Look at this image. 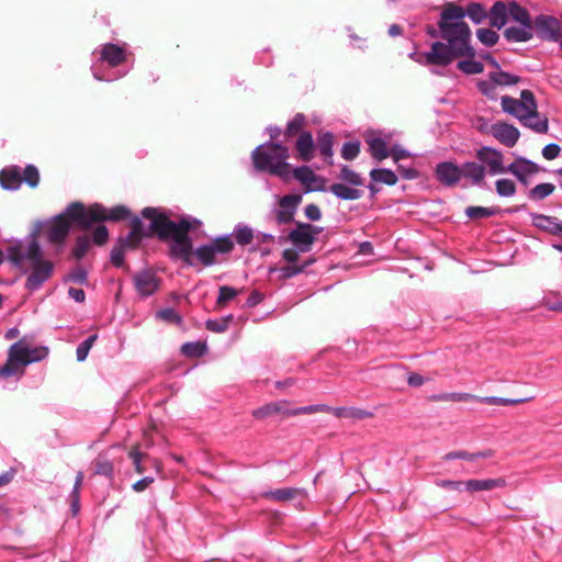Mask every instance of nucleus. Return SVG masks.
<instances>
[{
  "mask_svg": "<svg viewBox=\"0 0 562 562\" xmlns=\"http://www.w3.org/2000/svg\"><path fill=\"white\" fill-rule=\"evenodd\" d=\"M538 37L548 42H559L562 30L560 21L551 15H539L535 20Z\"/></svg>",
  "mask_w": 562,
  "mask_h": 562,
  "instance_id": "2eb2a0df",
  "label": "nucleus"
},
{
  "mask_svg": "<svg viewBox=\"0 0 562 562\" xmlns=\"http://www.w3.org/2000/svg\"><path fill=\"white\" fill-rule=\"evenodd\" d=\"M436 485L441 488L453 490V491H462L464 488V482L462 481H452V480H438L436 481Z\"/></svg>",
  "mask_w": 562,
  "mask_h": 562,
  "instance_id": "0e129e2a",
  "label": "nucleus"
},
{
  "mask_svg": "<svg viewBox=\"0 0 562 562\" xmlns=\"http://www.w3.org/2000/svg\"><path fill=\"white\" fill-rule=\"evenodd\" d=\"M457 66L458 69L468 75L481 74L484 70L483 64L473 59L460 60Z\"/></svg>",
  "mask_w": 562,
  "mask_h": 562,
  "instance_id": "c03bdc74",
  "label": "nucleus"
},
{
  "mask_svg": "<svg viewBox=\"0 0 562 562\" xmlns=\"http://www.w3.org/2000/svg\"><path fill=\"white\" fill-rule=\"evenodd\" d=\"M305 124V116L302 113H297L291 121H289L285 130L288 136H292L300 132Z\"/></svg>",
  "mask_w": 562,
  "mask_h": 562,
  "instance_id": "864d4df0",
  "label": "nucleus"
},
{
  "mask_svg": "<svg viewBox=\"0 0 562 562\" xmlns=\"http://www.w3.org/2000/svg\"><path fill=\"white\" fill-rule=\"evenodd\" d=\"M134 285L140 297L153 295L159 288V279L150 270H142L133 277Z\"/></svg>",
  "mask_w": 562,
  "mask_h": 562,
  "instance_id": "f3484780",
  "label": "nucleus"
},
{
  "mask_svg": "<svg viewBox=\"0 0 562 562\" xmlns=\"http://www.w3.org/2000/svg\"><path fill=\"white\" fill-rule=\"evenodd\" d=\"M98 339V335H90L87 339L80 342L76 349V357L79 362H82L87 359L90 349L94 345Z\"/></svg>",
  "mask_w": 562,
  "mask_h": 562,
  "instance_id": "a18cd8bd",
  "label": "nucleus"
},
{
  "mask_svg": "<svg viewBox=\"0 0 562 562\" xmlns=\"http://www.w3.org/2000/svg\"><path fill=\"white\" fill-rule=\"evenodd\" d=\"M130 458L133 461V464L135 467V470L137 473H143L145 471L144 467L142 465V462L145 458H147L146 454L142 453L138 449V447L133 448L130 453Z\"/></svg>",
  "mask_w": 562,
  "mask_h": 562,
  "instance_id": "bf43d9fd",
  "label": "nucleus"
},
{
  "mask_svg": "<svg viewBox=\"0 0 562 562\" xmlns=\"http://www.w3.org/2000/svg\"><path fill=\"white\" fill-rule=\"evenodd\" d=\"M476 36L485 46L495 45L499 37L495 31L485 27L479 29L476 31Z\"/></svg>",
  "mask_w": 562,
  "mask_h": 562,
  "instance_id": "8fccbe9b",
  "label": "nucleus"
},
{
  "mask_svg": "<svg viewBox=\"0 0 562 562\" xmlns=\"http://www.w3.org/2000/svg\"><path fill=\"white\" fill-rule=\"evenodd\" d=\"M477 161H468V176L471 178V187L486 189L487 175L497 176L506 173L504 154L493 147L482 146L475 153Z\"/></svg>",
  "mask_w": 562,
  "mask_h": 562,
  "instance_id": "423d86ee",
  "label": "nucleus"
},
{
  "mask_svg": "<svg viewBox=\"0 0 562 562\" xmlns=\"http://www.w3.org/2000/svg\"><path fill=\"white\" fill-rule=\"evenodd\" d=\"M468 15L475 24L485 20L487 13L480 3H471L467 10L458 5H451L440 14L439 27L441 38L446 42H435L429 52L418 55L411 53L409 57L423 65L447 66L456 58H473L474 48L470 44L471 31L463 21Z\"/></svg>",
  "mask_w": 562,
  "mask_h": 562,
  "instance_id": "f257e3e1",
  "label": "nucleus"
},
{
  "mask_svg": "<svg viewBox=\"0 0 562 562\" xmlns=\"http://www.w3.org/2000/svg\"><path fill=\"white\" fill-rule=\"evenodd\" d=\"M390 155L392 156L395 162L408 158L411 156L409 151L402 148L400 145H393L391 147Z\"/></svg>",
  "mask_w": 562,
  "mask_h": 562,
  "instance_id": "774afa93",
  "label": "nucleus"
},
{
  "mask_svg": "<svg viewBox=\"0 0 562 562\" xmlns=\"http://www.w3.org/2000/svg\"><path fill=\"white\" fill-rule=\"evenodd\" d=\"M299 493H300L299 488L284 487V488H277L273 491H269L265 495H266V497L271 498L277 502H286V501L293 499Z\"/></svg>",
  "mask_w": 562,
  "mask_h": 562,
  "instance_id": "473e14b6",
  "label": "nucleus"
},
{
  "mask_svg": "<svg viewBox=\"0 0 562 562\" xmlns=\"http://www.w3.org/2000/svg\"><path fill=\"white\" fill-rule=\"evenodd\" d=\"M233 235L239 245H248L251 243L254 233L252 229L245 224H237L234 228Z\"/></svg>",
  "mask_w": 562,
  "mask_h": 562,
  "instance_id": "c9c22d12",
  "label": "nucleus"
},
{
  "mask_svg": "<svg viewBox=\"0 0 562 562\" xmlns=\"http://www.w3.org/2000/svg\"><path fill=\"white\" fill-rule=\"evenodd\" d=\"M321 232V227L313 226L312 224H297L296 228L290 232L289 238L302 251H307L314 243L316 235Z\"/></svg>",
  "mask_w": 562,
  "mask_h": 562,
  "instance_id": "dca6fc26",
  "label": "nucleus"
},
{
  "mask_svg": "<svg viewBox=\"0 0 562 562\" xmlns=\"http://www.w3.org/2000/svg\"><path fill=\"white\" fill-rule=\"evenodd\" d=\"M490 78L496 82L497 86L508 87L514 86L519 81V78L509 72L497 70L490 72Z\"/></svg>",
  "mask_w": 562,
  "mask_h": 562,
  "instance_id": "e433bc0d",
  "label": "nucleus"
},
{
  "mask_svg": "<svg viewBox=\"0 0 562 562\" xmlns=\"http://www.w3.org/2000/svg\"><path fill=\"white\" fill-rule=\"evenodd\" d=\"M504 35L509 42H528L533 36L532 23H519L507 27Z\"/></svg>",
  "mask_w": 562,
  "mask_h": 562,
  "instance_id": "4be33fe9",
  "label": "nucleus"
},
{
  "mask_svg": "<svg viewBox=\"0 0 562 562\" xmlns=\"http://www.w3.org/2000/svg\"><path fill=\"white\" fill-rule=\"evenodd\" d=\"M496 213V207L469 206L465 209V215L473 220L494 216Z\"/></svg>",
  "mask_w": 562,
  "mask_h": 562,
  "instance_id": "a19ab883",
  "label": "nucleus"
},
{
  "mask_svg": "<svg viewBox=\"0 0 562 562\" xmlns=\"http://www.w3.org/2000/svg\"><path fill=\"white\" fill-rule=\"evenodd\" d=\"M22 184L21 169L18 167L4 168L0 171V186L5 190H18Z\"/></svg>",
  "mask_w": 562,
  "mask_h": 562,
  "instance_id": "b1692460",
  "label": "nucleus"
},
{
  "mask_svg": "<svg viewBox=\"0 0 562 562\" xmlns=\"http://www.w3.org/2000/svg\"><path fill=\"white\" fill-rule=\"evenodd\" d=\"M7 258L20 271L29 272L25 288L30 291L38 290L54 270V265L43 258L42 248L34 239L18 240L9 246Z\"/></svg>",
  "mask_w": 562,
  "mask_h": 562,
  "instance_id": "f03ea898",
  "label": "nucleus"
},
{
  "mask_svg": "<svg viewBox=\"0 0 562 562\" xmlns=\"http://www.w3.org/2000/svg\"><path fill=\"white\" fill-rule=\"evenodd\" d=\"M506 481L503 477L485 479V480H469L464 482V490L474 493L481 491H490L493 488L504 487Z\"/></svg>",
  "mask_w": 562,
  "mask_h": 562,
  "instance_id": "393cba45",
  "label": "nucleus"
},
{
  "mask_svg": "<svg viewBox=\"0 0 562 562\" xmlns=\"http://www.w3.org/2000/svg\"><path fill=\"white\" fill-rule=\"evenodd\" d=\"M508 16V7L504 2L497 1L490 10V24L494 27L502 29L507 23Z\"/></svg>",
  "mask_w": 562,
  "mask_h": 562,
  "instance_id": "bb28decb",
  "label": "nucleus"
},
{
  "mask_svg": "<svg viewBox=\"0 0 562 562\" xmlns=\"http://www.w3.org/2000/svg\"><path fill=\"white\" fill-rule=\"evenodd\" d=\"M156 317H158L159 319H162L165 322L175 323V324H180L182 321L181 316L172 307H166V308L159 310L156 313Z\"/></svg>",
  "mask_w": 562,
  "mask_h": 562,
  "instance_id": "5fc2aeb1",
  "label": "nucleus"
},
{
  "mask_svg": "<svg viewBox=\"0 0 562 562\" xmlns=\"http://www.w3.org/2000/svg\"><path fill=\"white\" fill-rule=\"evenodd\" d=\"M126 60V52L116 44L108 43L92 53L91 71L100 81H113L124 77L127 70H114Z\"/></svg>",
  "mask_w": 562,
  "mask_h": 562,
  "instance_id": "0eeeda50",
  "label": "nucleus"
},
{
  "mask_svg": "<svg viewBox=\"0 0 562 562\" xmlns=\"http://www.w3.org/2000/svg\"><path fill=\"white\" fill-rule=\"evenodd\" d=\"M542 170L538 164L525 157L516 158L506 167V173H512L524 186H528L529 178Z\"/></svg>",
  "mask_w": 562,
  "mask_h": 562,
  "instance_id": "4468645a",
  "label": "nucleus"
},
{
  "mask_svg": "<svg viewBox=\"0 0 562 562\" xmlns=\"http://www.w3.org/2000/svg\"><path fill=\"white\" fill-rule=\"evenodd\" d=\"M370 177L373 181L385 183L387 186H394L397 182V176L395 172L385 168L372 169Z\"/></svg>",
  "mask_w": 562,
  "mask_h": 562,
  "instance_id": "2f4dec72",
  "label": "nucleus"
},
{
  "mask_svg": "<svg viewBox=\"0 0 562 562\" xmlns=\"http://www.w3.org/2000/svg\"><path fill=\"white\" fill-rule=\"evenodd\" d=\"M496 193L502 198H510L516 193V184L513 180L502 178L495 182Z\"/></svg>",
  "mask_w": 562,
  "mask_h": 562,
  "instance_id": "f704fd0d",
  "label": "nucleus"
},
{
  "mask_svg": "<svg viewBox=\"0 0 562 562\" xmlns=\"http://www.w3.org/2000/svg\"><path fill=\"white\" fill-rule=\"evenodd\" d=\"M521 124L539 134H544L549 130L548 119L540 115L537 109L531 111V113L527 115V119L524 120Z\"/></svg>",
  "mask_w": 562,
  "mask_h": 562,
  "instance_id": "cd10ccee",
  "label": "nucleus"
},
{
  "mask_svg": "<svg viewBox=\"0 0 562 562\" xmlns=\"http://www.w3.org/2000/svg\"><path fill=\"white\" fill-rule=\"evenodd\" d=\"M237 294H238V291L235 288L228 286V285H222L218 289V296L216 300V304L218 306H224L227 302L235 299Z\"/></svg>",
  "mask_w": 562,
  "mask_h": 562,
  "instance_id": "3c124183",
  "label": "nucleus"
},
{
  "mask_svg": "<svg viewBox=\"0 0 562 562\" xmlns=\"http://www.w3.org/2000/svg\"><path fill=\"white\" fill-rule=\"evenodd\" d=\"M503 111L515 116L520 123L527 119V115L537 108L536 99L530 90H522L520 99H514L508 95L502 98Z\"/></svg>",
  "mask_w": 562,
  "mask_h": 562,
  "instance_id": "ddd939ff",
  "label": "nucleus"
},
{
  "mask_svg": "<svg viewBox=\"0 0 562 562\" xmlns=\"http://www.w3.org/2000/svg\"><path fill=\"white\" fill-rule=\"evenodd\" d=\"M560 151H561V147L555 143H551V144L546 145L542 148L541 153L546 159L552 160L559 156Z\"/></svg>",
  "mask_w": 562,
  "mask_h": 562,
  "instance_id": "338daca9",
  "label": "nucleus"
},
{
  "mask_svg": "<svg viewBox=\"0 0 562 562\" xmlns=\"http://www.w3.org/2000/svg\"><path fill=\"white\" fill-rule=\"evenodd\" d=\"M509 15L514 21L519 23H531L528 11L516 2H510L508 5Z\"/></svg>",
  "mask_w": 562,
  "mask_h": 562,
  "instance_id": "ea45409f",
  "label": "nucleus"
},
{
  "mask_svg": "<svg viewBox=\"0 0 562 562\" xmlns=\"http://www.w3.org/2000/svg\"><path fill=\"white\" fill-rule=\"evenodd\" d=\"M331 412V407L326 404H314L301 407L292 408V416L303 415V414H315V413H329Z\"/></svg>",
  "mask_w": 562,
  "mask_h": 562,
  "instance_id": "37998d69",
  "label": "nucleus"
},
{
  "mask_svg": "<svg viewBox=\"0 0 562 562\" xmlns=\"http://www.w3.org/2000/svg\"><path fill=\"white\" fill-rule=\"evenodd\" d=\"M291 175L302 183H311L315 180L316 176L308 166L296 167Z\"/></svg>",
  "mask_w": 562,
  "mask_h": 562,
  "instance_id": "09e8293b",
  "label": "nucleus"
},
{
  "mask_svg": "<svg viewBox=\"0 0 562 562\" xmlns=\"http://www.w3.org/2000/svg\"><path fill=\"white\" fill-rule=\"evenodd\" d=\"M491 135L507 147H513L519 139V131L507 123H495L490 128Z\"/></svg>",
  "mask_w": 562,
  "mask_h": 562,
  "instance_id": "6ab92c4d",
  "label": "nucleus"
},
{
  "mask_svg": "<svg viewBox=\"0 0 562 562\" xmlns=\"http://www.w3.org/2000/svg\"><path fill=\"white\" fill-rule=\"evenodd\" d=\"M330 413L337 418L347 419H364L372 416L370 412L358 407H331Z\"/></svg>",
  "mask_w": 562,
  "mask_h": 562,
  "instance_id": "c85d7f7f",
  "label": "nucleus"
},
{
  "mask_svg": "<svg viewBox=\"0 0 562 562\" xmlns=\"http://www.w3.org/2000/svg\"><path fill=\"white\" fill-rule=\"evenodd\" d=\"M301 196L295 194H288L281 198L279 207L286 209V211L295 212L296 206L301 202Z\"/></svg>",
  "mask_w": 562,
  "mask_h": 562,
  "instance_id": "4d7b16f0",
  "label": "nucleus"
},
{
  "mask_svg": "<svg viewBox=\"0 0 562 562\" xmlns=\"http://www.w3.org/2000/svg\"><path fill=\"white\" fill-rule=\"evenodd\" d=\"M531 223L532 225L550 235L562 237V220L544 215V214H538V213H531Z\"/></svg>",
  "mask_w": 562,
  "mask_h": 562,
  "instance_id": "a211bd4d",
  "label": "nucleus"
},
{
  "mask_svg": "<svg viewBox=\"0 0 562 562\" xmlns=\"http://www.w3.org/2000/svg\"><path fill=\"white\" fill-rule=\"evenodd\" d=\"M233 321V315L229 314L222 318L206 321V328L214 333H224L227 330L229 323Z\"/></svg>",
  "mask_w": 562,
  "mask_h": 562,
  "instance_id": "49530a36",
  "label": "nucleus"
},
{
  "mask_svg": "<svg viewBox=\"0 0 562 562\" xmlns=\"http://www.w3.org/2000/svg\"><path fill=\"white\" fill-rule=\"evenodd\" d=\"M150 233L145 232L144 224L139 217L134 216L131 220V232L125 237L119 239L117 245L111 250V261L115 267H122L124 263L125 249L135 248L144 237H149Z\"/></svg>",
  "mask_w": 562,
  "mask_h": 562,
  "instance_id": "9d476101",
  "label": "nucleus"
},
{
  "mask_svg": "<svg viewBox=\"0 0 562 562\" xmlns=\"http://www.w3.org/2000/svg\"><path fill=\"white\" fill-rule=\"evenodd\" d=\"M234 241L231 235L220 236L210 244L195 248L193 255L203 266H213L218 262V256H225L233 250Z\"/></svg>",
  "mask_w": 562,
  "mask_h": 562,
  "instance_id": "9b49d317",
  "label": "nucleus"
},
{
  "mask_svg": "<svg viewBox=\"0 0 562 562\" xmlns=\"http://www.w3.org/2000/svg\"><path fill=\"white\" fill-rule=\"evenodd\" d=\"M48 356L45 346L32 347L24 338L11 345L7 362L0 367V380L14 378L18 382L25 372V367L44 360Z\"/></svg>",
  "mask_w": 562,
  "mask_h": 562,
  "instance_id": "20e7f679",
  "label": "nucleus"
},
{
  "mask_svg": "<svg viewBox=\"0 0 562 562\" xmlns=\"http://www.w3.org/2000/svg\"><path fill=\"white\" fill-rule=\"evenodd\" d=\"M555 190V186L549 182L540 183L530 189L527 196L531 201H541L551 195Z\"/></svg>",
  "mask_w": 562,
  "mask_h": 562,
  "instance_id": "7c9ffc66",
  "label": "nucleus"
},
{
  "mask_svg": "<svg viewBox=\"0 0 562 562\" xmlns=\"http://www.w3.org/2000/svg\"><path fill=\"white\" fill-rule=\"evenodd\" d=\"M334 135L330 132L321 133L317 137L316 148L325 159H331L334 151Z\"/></svg>",
  "mask_w": 562,
  "mask_h": 562,
  "instance_id": "c756f323",
  "label": "nucleus"
},
{
  "mask_svg": "<svg viewBox=\"0 0 562 562\" xmlns=\"http://www.w3.org/2000/svg\"><path fill=\"white\" fill-rule=\"evenodd\" d=\"M479 90L490 99L497 97V85L488 77V80L479 82Z\"/></svg>",
  "mask_w": 562,
  "mask_h": 562,
  "instance_id": "6e6d98bb",
  "label": "nucleus"
},
{
  "mask_svg": "<svg viewBox=\"0 0 562 562\" xmlns=\"http://www.w3.org/2000/svg\"><path fill=\"white\" fill-rule=\"evenodd\" d=\"M114 473V468L111 461L101 460L95 463V474L111 477Z\"/></svg>",
  "mask_w": 562,
  "mask_h": 562,
  "instance_id": "052dcab7",
  "label": "nucleus"
},
{
  "mask_svg": "<svg viewBox=\"0 0 562 562\" xmlns=\"http://www.w3.org/2000/svg\"><path fill=\"white\" fill-rule=\"evenodd\" d=\"M306 265L303 266H294L286 265L279 269L280 277L283 279H290L299 273H301L305 269Z\"/></svg>",
  "mask_w": 562,
  "mask_h": 562,
  "instance_id": "680f3d73",
  "label": "nucleus"
},
{
  "mask_svg": "<svg viewBox=\"0 0 562 562\" xmlns=\"http://www.w3.org/2000/svg\"><path fill=\"white\" fill-rule=\"evenodd\" d=\"M292 407H290V402L282 400L277 402L268 403L261 407L256 408L252 412V416L257 419H265L272 415H283V416H292Z\"/></svg>",
  "mask_w": 562,
  "mask_h": 562,
  "instance_id": "aec40b11",
  "label": "nucleus"
},
{
  "mask_svg": "<svg viewBox=\"0 0 562 562\" xmlns=\"http://www.w3.org/2000/svg\"><path fill=\"white\" fill-rule=\"evenodd\" d=\"M70 221L75 222L67 214L66 209L64 213L57 215L53 221L38 222L27 239L36 240L37 235L43 234L49 243L61 245L69 234Z\"/></svg>",
  "mask_w": 562,
  "mask_h": 562,
  "instance_id": "1a4fd4ad",
  "label": "nucleus"
},
{
  "mask_svg": "<svg viewBox=\"0 0 562 562\" xmlns=\"http://www.w3.org/2000/svg\"><path fill=\"white\" fill-rule=\"evenodd\" d=\"M143 217L150 220L147 233L156 234L160 239H172L171 252L191 263L190 258L193 255L192 241L188 232L192 228L189 218H182L179 222L171 221L166 214L155 207H145L142 211Z\"/></svg>",
  "mask_w": 562,
  "mask_h": 562,
  "instance_id": "7ed1b4c3",
  "label": "nucleus"
},
{
  "mask_svg": "<svg viewBox=\"0 0 562 562\" xmlns=\"http://www.w3.org/2000/svg\"><path fill=\"white\" fill-rule=\"evenodd\" d=\"M66 280L78 284H85L87 283L88 274L83 268L78 267L68 273Z\"/></svg>",
  "mask_w": 562,
  "mask_h": 562,
  "instance_id": "13d9d810",
  "label": "nucleus"
},
{
  "mask_svg": "<svg viewBox=\"0 0 562 562\" xmlns=\"http://www.w3.org/2000/svg\"><path fill=\"white\" fill-rule=\"evenodd\" d=\"M439 401H452V402H479V396L471 393H445L436 397Z\"/></svg>",
  "mask_w": 562,
  "mask_h": 562,
  "instance_id": "de8ad7c7",
  "label": "nucleus"
},
{
  "mask_svg": "<svg viewBox=\"0 0 562 562\" xmlns=\"http://www.w3.org/2000/svg\"><path fill=\"white\" fill-rule=\"evenodd\" d=\"M339 178L346 183L352 187H362L364 181L356 171L350 169L348 166L340 168Z\"/></svg>",
  "mask_w": 562,
  "mask_h": 562,
  "instance_id": "4c0bfd02",
  "label": "nucleus"
},
{
  "mask_svg": "<svg viewBox=\"0 0 562 562\" xmlns=\"http://www.w3.org/2000/svg\"><path fill=\"white\" fill-rule=\"evenodd\" d=\"M89 245H90V241L87 237H78L76 240L75 248H74V256L77 259L82 258L86 255V252L89 248Z\"/></svg>",
  "mask_w": 562,
  "mask_h": 562,
  "instance_id": "e2e57ef3",
  "label": "nucleus"
},
{
  "mask_svg": "<svg viewBox=\"0 0 562 562\" xmlns=\"http://www.w3.org/2000/svg\"><path fill=\"white\" fill-rule=\"evenodd\" d=\"M328 191L344 201L359 200L363 195V190L341 182L333 183Z\"/></svg>",
  "mask_w": 562,
  "mask_h": 562,
  "instance_id": "5701e85b",
  "label": "nucleus"
},
{
  "mask_svg": "<svg viewBox=\"0 0 562 562\" xmlns=\"http://www.w3.org/2000/svg\"><path fill=\"white\" fill-rule=\"evenodd\" d=\"M108 228L104 225H99L93 231L92 238L97 245H103L108 240Z\"/></svg>",
  "mask_w": 562,
  "mask_h": 562,
  "instance_id": "69168bd1",
  "label": "nucleus"
},
{
  "mask_svg": "<svg viewBox=\"0 0 562 562\" xmlns=\"http://www.w3.org/2000/svg\"><path fill=\"white\" fill-rule=\"evenodd\" d=\"M371 156L381 161L390 156L389 142L381 136H371L367 138Z\"/></svg>",
  "mask_w": 562,
  "mask_h": 562,
  "instance_id": "a878e982",
  "label": "nucleus"
},
{
  "mask_svg": "<svg viewBox=\"0 0 562 562\" xmlns=\"http://www.w3.org/2000/svg\"><path fill=\"white\" fill-rule=\"evenodd\" d=\"M437 180L446 187H454L464 181L463 187H471V178L468 176V161L457 165L453 161H442L436 166Z\"/></svg>",
  "mask_w": 562,
  "mask_h": 562,
  "instance_id": "f8f14e48",
  "label": "nucleus"
},
{
  "mask_svg": "<svg viewBox=\"0 0 562 562\" xmlns=\"http://www.w3.org/2000/svg\"><path fill=\"white\" fill-rule=\"evenodd\" d=\"M181 352L186 357L198 358L206 352V345L200 341L186 342L181 347Z\"/></svg>",
  "mask_w": 562,
  "mask_h": 562,
  "instance_id": "58836bf2",
  "label": "nucleus"
},
{
  "mask_svg": "<svg viewBox=\"0 0 562 562\" xmlns=\"http://www.w3.org/2000/svg\"><path fill=\"white\" fill-rule=\"evenodd\" d=\"M528 398H506L498 396H479V403L487 404V405H516L520 403H525L529 401Z\"/></svg>",
  "mask_w": 562,
  "mask_h": 562,
  "instance_id": "72a5a7b5",
  "label": "nucleus"
},
{
  "mask_svg": "<svg viewBox=\"0 0 562 562\" xmlns=\"http://www.w3.org/2000/svg\"><path fill=\"white\" fill-rule=\"evenodd\" d=\"M67 214L85 229L95 222L125 220L130 217L131 212L125 205H116L108 210L95 203L87 209L82 203L74 202L67 206Z\"/></svg>",
  "mask_w": 562,
  "mask_h": 562,
  "instance_id": "6e6552de",
  "label": "nucleus"
},
{
  "mask_svg": "<svg viewBox=\"0 0 562 562\" xmlns=\"http://www.w3.org/2000/svg\"><path fill=\"white\" fill-rule=\"evenodd\" d=\"M295 149L297 157L305 162L311 161L315 156L316 144L311 132H302L296 142Z\"/></svg>",
  "mask_w": 562,
  "mask_h": 562,
  "instance_id": "412c9836",
  "label": "nucleus"
},
{
  "mask_svg": "<svg viewBox=\"0 0 562 562\" xmlns=\"http://www.w3.org/2000/svg\"><path fill=\"white\" fill-rule=\"evenodd\" d=\"M289 148L279 143H265L257 146L251 153L256 170L288 180L291 177Z\"/></svg>",
  "mask_w": 562,
  "mask_h": 562,
  "instance_id": "39448f33",
  "label": "nucleus"
},
{
  "mask_svg": "<svg viewBox=\"0 0 562 562\" xmlns=\"http://www.w3.org/2000/svg\"><path fill=\"white\" fill-rule=\"evenodd\" d=\"M22 173V182H25L31 188H36L40 182V172L37 168L33 165H27L23 170H21Z\"/></svg>",
  "mask_w": 562,
  "mask_h": 562,
  "instance_id": "79ce46f5",
  "label": "nucleus"
},
{
  "mask_svg": "<svg viewBox=\"0 0 562 562\" xmlns=\"http://www.w3.org/2000/svg\"><path fill=\"white\" fill-rule=\"evenodd\" d=\"M360 153L359 142H347L341 147V157L345 160H353Z\"/></svg>",
  "mask_w": 562,
  "mask_h": 562,
  "instance_id": "603ef678",
  "label": "nucleus"
}]
</instances>
